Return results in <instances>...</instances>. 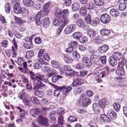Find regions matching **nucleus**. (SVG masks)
<instances>
[{
  "label": "nucleus",
  "instance_id": "obj_1",
  "mask_svg": "<svg viewBox=\"0 0 127 127\" xmlns=\"http://www.w3.org/2000/svg\"><path fill=\"white\" fill-rule=\"evenodd\" d=\"M55 15L56 17L53 19V23L54 26H58L62 22V19L61 18L64 19V10L61 12L60 9H57L55 12Z\"/></svg>",
  "mask_w": 127,
  "mask_h": 127
},
{
  "label": "nucleus",
  "instance_id": "obj_2",
  "mask_svg": "<svg viewBox=\"0 0 127 127\" xmlns=\"http://www.w3.org/2000/svg\"><path fill=\"white\" fill-rule=\"evenodd\" d=\"M64 108H60L58 109L57 113L58 115H60L58 117V122L60 124L63 126V117Z\"/></svg>",
  "mask_w": 127,
  "mask_h": 127
},
{
  "label": "nucleus",
  "instance_id": "obj_3",
  "mask_svg": "<svg viewBox=\"0 0 127 127\" xmlns=\"http://www.w3.org/2000/svg\"><path fill=\"white\" fill-rule=\"evenodd\" d=\"M111 19L110 16L107 13H105L103 14L101 16L100 20L103 24H108L110 22Z\"/></svg>",
  "mask_w": 127,
  "mask_h": 127
},
{
  "label": "nucleus",
  "instance_id": "obj_4",
  "mask_svg": "<svg viewBox=\"0 0 127 127\" xmlns=\"http://www.w3.org/2000/svg\"><path fill=\"white\" fill-rule=\"evenodd\" d=\"M24 8L22 7L20 4L19 3H16L14 5V11L15 14H19L21 13Z\"/></svg>",
  "mask_w": 127,
  "mask_h": 127
},
{
  "label": "nucleus",
  "instance_id": "obj_5",
  "mask_svg": "<svg viewBox=\"0 0 127 127\" xmlns=\"http://www.w3.org/2000/svg\"><path fill=\"white\" fill-rule=\"evenodd\" d=\"M38 121L40 124H42L45 126H47L49 125L48 120L45 117L39 116L38 119Z\"/></svg>",
  "mask_w": 127,
  "mask_h": 127
},
{
  "label": "nucleus",
  "instance_id": "obj_6",
  "mask_svg": "<svg viewBox=\"0 0 127 127\" xmlns=\"http://www.w3.org/2000/svg\"><path fill=\"white\" fill-rule=\"evenodd\" d=\"M76 28V26L74 24L68 26L65 29L64 32L66 34H69L73 32Z\"/></svg>",
  "mask_w": 127,
  "mask_h": 127
},
{
  "label": "nucleus",
  "instance_id": "obj_7",
  "mask_svg": "<svg viewBox=\"0 0 127 127\" xmlns=\"http://www.w3.org/2000/svg\"><path fill=\"white\" fill-rule=\"evenodd\" d=\"M82 62L84 65L87 67H90L92 65V63L90 59L86 57L83 58Z\"/></svg>",
  "mask_w": 127,
  "mask_h": 127
},
{
  "label": "nucleus",
  "instance_id": "obj_8",
  "mask_svg": "<svg viewBox=\"0 0 127 127\" xmlns=\"http://www.w3.org/2000/svg\"><path fill=\"white\" fill-rule=\"evenodd\" d=\"M109 67H105L103 70L100 73H98V74L97 75L100 78L103 77L109 74Z\"/></svg>",
  "mask_w": 127,
  "mask_h": 127
},
{
  "label": "nucleus",
  "instance_id": "obj_9",
  "mask_svg": "<svg viewBox=\"0 0 127 127\" xmlns=\"http://www.w3.org/2000/svg\"><path fill=\"white\" fill-rule=\"evenodd\" d=\"M107 114V115L112 120H115L117 117L116 113L111 108H109L108 109Z\"/></svg>",
  "mask_w": 127,
  "mask_h": 127
},
{
  "label": "nucleus",
  "instance_id": "obj_10",
  "mask_svg": "<svg viewBox=\"0 0 127 127\" xmlns=\"http://www.w3.org/2000/svg\"><path fill=\"white\" fill-rule=\"evenodd\" d=\"M83 82V81L81 78L75 79L73 81L72 85L73 87H75L77 86L82 84Z\"/></svg>",
  "mask_w": 127,
  "mask_h": 127
},
{
  "label": "nucleus",
  "instance_id": "obj_11",
  "mask_svg": "<svg viewBox=\"0 0 127 127\" xmlns=\"http://www.w3.org/2000/svg\"><path fill=\"white\" fill-rule=\"evenodd\" d=\"M55 88L57 89L55 90L54 93V95L55 96H57L61 93H63V91L61 92L62 90L64 88V86L58 87L57 85L55 86Z\"/></svg>",
  "mask_w": 127,
  "mask_h": 127
},
{
  "label": "nucleus",
  "instance_id": "obj_12",
  "mask_svg": "<svg viewBox=\"0 0 127 127\" xmlns=\"http://www.w3.org/2000/svg\"><path fill=\"white\" fill-rule=\"evenodd\" d=\"M71 70L70 67L69 65L64 66V73H65L66 76H71L72 74L70 73L69 71Z\"/></svg>",
  "mask_w": 127,
  "mask_h": 127
},
{
  "label": "nucleus",
  "instance_id": "obj_13",
  "mask_svg": "<svg viewBox=\"0 0 127 127\" xmlns=\"http://www.w3.org/2000/svg\"><path fill=\"white\" fill-rule=\"evenodd\" d=\"M101 107L99 104L94 103L93 104V110L96 113L98 114L100 111Z\"/></svg>",
  "mask_w": 127,
  "mask_h": 127
},
{
  "label": "nucleus",
  "instance_id": "obj_14",
  "mask_svg": "<svg viewBox=\"0 0 127 127\" xmlns=\"http://www.w3.org/2000/svg\"><path fill=\"white\" fill-rule=\"evenodd\" d=\"M108 46L104 45L99 47L98 50L99 53L102 54L106 52L108 50Z\"/></svg>",
  "mask_w": 127,
  "mask_h": 127
},
{
  "label": "nucleus",
  "instance_id": "obj_15",
  "mask_svg": "<svg viewBox=\"0 0 127 127\" xmlns=\"http://www.w3.org/2000/svg\"><path fill=\"white\" fill-rule=\"evenodd\" d=\"M76 23L79 27L82 28H85V24L83 20L79 19L77 20Z\"/></svg>",
  "mask_w": 127,
  "mask_h": 127
},
{
  "label": "nucleus",
  "instance_id": "obj_16",
  "mask_svg": "<svg viewBox=\"0 0 127 127\" xmlns=\"http://www.w3.org/2000/svg\"><path fill=\"white\" fill-rule=\"evenodd\" d=\"M17 108L19 110V112L21 113L20 115L18 116V117H22V118H24L25 117L26 115L27 114V112L25 110L22 109L20 107H17Z\"/></svg>",
  "mask_w": 127,
  "mask_h": 127
},
{
  "label": "nucleus",
  "instance_id": "obj_17",
  "mask_svg": "<svg viewBox=\"0 0 127 127\" xmlns=\"http://www.w3.org/2000/svg\"><path fill=\"white\" fill-rule=\"evenodd\" d=\"M88 36L91 38L95 37L96 35V32L92 29H89L87 32Z\"/></svg>",
  "mask_w": 127,
  "mask_h": 127
},
{
  "label": "nucleus",
  "instance_id": "obj_18",
  "mask_svg": "<svg viewBox=\"0 0 127 127\" xmlns=\"http://www.w3.org/2000/svg\"><path fill=\"white\" fill-rule=\"evenodd\" d=\"M113 57L116 60H119L123 58L122 55L120 53L116 52L113 53L112 55Z\"/></svg>",
  "mask_w": 127,
  "mask_h": 127
},
{
  "label": "nucleus",
  "instance_id": "obj_19",
  "mask_svg": "<svg viewBox=\"0 0 127 127\" xmlns=\"http://www.w3.org/2000/svg\"><path fill=\"white\" fill-rule=\"evenodd\" d=\"M99 58V57L98 55L92 54L91 55L90 59L91 61L95 63L98 62Z\"/></svg>",
  "mask_w": 127,
  "mask_h": 127
},
{
  "label": "nucleus",
  "instance_id": "obj_20",
  "mask_svg": "<svg viewBox=\"0 0 127 127\" xmlns=\"http://www.w3.org/2000/svg\"><path fill=\"white\" fill-rule=\"evenodd\" d=\"M110 33V31L109 30L106 29H103L100 31L101 34L103 36L109 35Z\"/></svg>",
  "mask_w": 127,
  "mask_h": 127
},
{
  "label": "nucleus",
  "instance_id": "obj_21",
  "mask_svg": "<svg viewBox=\"0 0 127 127\" xmlns=\"http://www.w3.org/2000/svg\"><path fill=\"white\" fill-rule=\"evenodd\" d=\"M43 22V26L45 28H47L49 24L50 21L49 18L48 17L44 18L42 20Z\"/></svg>",
  "mask_w": 127,
  "mask_h": 127
},
{
  "label": "nucleus",
  "instance_id": "obj_22",
  "mask_svg": "<svg viewBox=\"0 0 127 127\" xmlns=\"http://www.w3.org/2000/svg\"><path fill=\"white\" fill-rule=\"evenodd\" d=\"M110 13L112 16L116 17L118 16L119 13L118 11L115 9H112L110 11Z\"/></svg>",
  "mask_w": 127,
  "mask_h": 127
},
{
  "label": "nucleus",
  "instance_id": "obj_23",
  "mask_svg": "<svg viewBox=\"0 0 127 127\" xmlns=\"http://www.w3.org/2000/svg\"><path fill=\"white\" fill-rule=\"evenodd\" d=\"M116 59L113 57H110L108 59V62L110 65L112 66H114L117 64V62Z\"/></svg>",
  "mask_w": 127,
  "mask_h": 127
},
{
  "label": "nucleus",
  "instance_id": "obj_24",
  "mask_svg": "<svg viewBox=\"0 0 127 127\" xmlns=\"http://www.w3.org/2000/svg\"><path fill=\"white\" fill-rule=\"evenodd\" d=\"M24 4L27 6L31 7L34 4V2L32 0H23Z\"/></svg>",
  "mask_w": 127,
  "mask_h": 127
},
{
  "label": "nucleus",
  "instance_id": "obj_25",
  "mask_svg": "<svg viewBox=\"0 0 127 127\" xmlns=\"http://www.w3.org/2000/svg\"><path fill=\"white\" fill-rule=\"evenodd\" d=\"M91 102L90 99L88 97L85 98V99H83L82 101V104L84 106H86L90 104Z\"/></svg>",
  "mask_w": 127,
  "mask_h": 127
},
{
  "label": "nucleus",
  "instance_id": "obj_26",
  "mask_svg": "<svg viewBox=\"0 0 127 127\" xmlns=\"http://www.w3.org/2000/svg\"><path fill=\"white\" fill-rule=\"evenodd\" d=\"M80 8L79 4L77 2L73 3L72 5V10L74 11H77Z\"/></svg>",
  "mask_w": 127,
  "mask_h": 127
},
{
  "label": "nucleus",
  "instance_id": "obj_27",
  "mask_svg": "<svg viewBox=\"0 0 127 127\" xmlns=\"http://www.w3.org/2000/svg\"><path fill=\"white\" fill-rule=\"evenodd\" d=\"M35 94L39 98L43 97L44 95V93L41 91L37 90L35 91Z\"/></svg>",
  "mask_w": 127,
  "mask_h": 127
},
{
  "label": "nucleus",
  "instance_id": "obj_28",
  "mask_svg": "<svg viewBox=\"0 0 127 127\" xmlns=\"http://www.w3.org/2000/svg\"><path fill=\"white\" fill-rule=\"evenodd\" d=\"M34 52L33 50L28 51L26 53L25 58L27 59H30L32 58L34 55Z\"/></svg>",
  "mask_w": 127,
  "mask_h": 127
},
{
  "label": "nucleus",
  "instance_id": "obj_29",
  "mask_svg": "<svg viewBox=\"0 0 127 127\" xmlns=\"http://www.w3.org/2000/svg\"><path fill=\"white\" fill-rule=\"evenodd\" d=\"M88 40V38L86 36L81 35L78 39L79 41L81 43H85Z\"/></svg>",
  "mask_w": 127,
  "mask_h": 127
},
{
  "label": "nucleus",
  "instance_id": "obj_30",
  "mask_svg": "<svg viewBox=\"0 0 127 127\" xmlns=\"http://www.w3.org/2000/svg\"><path fill=\"white\" fill-rule=\"evenodd\" d=\"M22 65L24 69V73H29V69L28 68L29 65L27 64L26 62H24L23 64Z\"/></svg>",
  "mask_w": 127,
  "mask_h": 127
},
{
  "label": "nucleus",
  "instance_id": "obj_31",
  "mask_svg": "<svg viewBox=\"0 0 127 127\" xmlns=\"http://www.w3.org/2000/svg\"><path fill=\"white\" fill-rule=\"evenodd\" d=\"M85 21L87 23L90 24L92 20L90 15L89 14H86L85 17Z\"/></svg>",
  "mask_w": 127,
  "mask_h": 127
},
{
  "label": "nucleus",
  "instance_id": "obj_32",
  "mask_svg": "<svg viewBox=\"0 0 127 127\" xmlns=\"http://www.w3.org/2000/svg\"><path fill=\"white\" fill-rule=\"evenodd\" d=\"M35 77L37 79L39 80L43 81L44 79V76L39 73H37L36 74Z\"/></svg>",
  "mask_w": 127,
  "mask_h": 127
},
{
  "label": "nucleus",
  "instance_id": "obj_33",
  "mask_svg": "<svg viewBox=\"0 0 127 127\" xmlns=\"http://www.w3.org/2000/svg\"><path fill=\"white\" fill-rule=\"evenodd\" d=\"M100 117L101 119L106 122H109L110 121V119L105 114H102L101 115Z\"/></svg>",
  "mask_w": 127,
  "mask_h": 127
},
{
  "label": "nucleus",
  "instance_id": "obj_34",
  "mask_svg": "<svg viewBox=\"0 0 127 127\" xmlns=\"http://www.w3.org/2000/svg\"><path fill=\"white\" fill-rule=\"evenodd\" d=\"M80 14L82 16L85 15L87 13V10L85 7H81L79 10Z\"/></svg>",
  "mask_w": 127,
  "mask_h": 127
},
{
  "label": "nucleus",
  "instance_id": "obj_35",
  "mask_svg": "<svg viewBox=\"0 0 127 127\" xmlns=\"http://www.w3.org/2000/svg\"><path fill=\"white\" fill-rule=\"evenodd\" d=\"M63 77L60 75H55L53 76L52 77V81L54 83H55L59 79H61Z\"/></svg>",
  "mask_w": 127,
  "mask_h": 127
},
{
  "label": "nucleus",
  "instance_id": "obj_36",
  "mask_svg": "<svg viewBox=\"0 0 127 127\" xmlns=\"http://www.w3.org/2000/svg\"><path fill=\"white\" fill-rule=\"evenodd\" d=\"M41 81L39 80H35L34 81V84H33L35 86L34 87V89L36 88L37 89H39V87L40 85V82H41Z\"/></svg>",
  "mask_w": 127,
  "mask_h": 127
},
{
  "label": "nucleus",
  "instance_id": "obj_37",
  "mask_svg": "<svg viewBox=\"0 0 127 127\" xmlns=\"http://www.w3.org/2000/svg\"><path fill=\"white\" fill-rule=\"evenodd\" d=\"M73 68L78 69H83L84 67L83 65L81 63H78L76 64H74L73 65Z\"/></svg>",
  "mask_w": 127,
  "mask_h": 127
},
{
  "label": "nucleus",
  "instance_id": "obj_38",
  "mask_svg": "<svg viewBox=\"0 0 127 127\" xmlns=\"http://www.w3.org/2000/svg\"><path fill=\"white\" fill-rule=\"evenodd\" d=\"M107 101L106 99H103L99 102V104L102 107H103L105 105L107 104Z\"/></svg>",
  "mask_w": 127,
  "mask_h": 127
},
{
  "label": "nucleus",
  "instance_id": "obj_39",
  "mask_svg": "<svg viewBox=\"0 0 127 127\" xmlns=\"http://www.w3.org/2000/svg\"><path fill=\"white\" fill-rule=\"evenodd\" d=\"M113 105L115 110L117 112L119 111L120 109V106L119 104L118 103L115 102L113 103Z\"/></svg>",
  "mask_w": 127,
  "mask_h": 127
},
{
  "label": "nucleus",
  "instance_id": "obj_40",
  "mask_svg": "<svg viewBox=\"0 0 127 127\" xmlns=\"http://www.w3.org/2000/svg\"><path fill=\"white\" fill-rule=\"evenodd\" d=\"M64 60L67 63H70L73 61V59L69 56H66L64 57Z\"/></svg>",
  "mask_w": 127,
  "mask_h": 127
},
{
  "label": "nucleus",
  "instance_id": "obj_41",
  "mask_svg": "<svg viewBox=\"0 0 127 127\" xmlns=\"http://www.w3.org/2000/svg\"><path fill=\"white\" fill-rule=\"evenodd\" d=\"M72 88L70 86H64V95L67 94L72 89Z\"/></svg>",
  "mask_w": 127,
  "mask_h": 127
},
{
  "label": "nucleus",
  "instance_id": "obj_42",
  "mask_svg": "<svg viewBox=\"0 0 127 127\" xmlns=\"http://www.w3.org/2000/svg\"><path fill=\"white\" fill-rule=\"evenodd\" d=\"M95 4L98 6H102L103 5V0H94Z\"/></svg>",
  "mask_w": 127,
  "mask_h": 127
},
{
  "label": "nucleus",
  "instance_id": "obj_43",
  "mask_svg": "<svg viewBox=\"0 0 127 127\" xmlns=\"http://www.w3.org/2000/svg\"><path fill=\"white\" fill-rule=\"evenodd\" d=\"M33 66L34 68L39 69L42 66V64L40 63V62L39 61V59L38 61L35 63L34 64Z\"/></svg>",
  "mask_w": 127,
  "mask_h": 127
},
{
  "label": "nucleus",
  "instance_id": "obj_44",
  "mask_svg": "<svg viewBox=\"0 0 127 127\" xmlns=\"http://www.w3.org/2000/svg\"><path fill=\"white\" fill-rule=\"evenodd\" d=\"M81 35V33L80 32H76L74 33L73 34L72 36L75 39H79Z\"/></svg>",
  "mask_w": 127,
  "mask_h": 127
},
{
  "label": "nucleus",
  "instance_id": "obj_45",
  "mask_svg": "<svg viewBox=\"0 0 127 127\" xmlns=\"http://www.w3.org/2000/svg\"><path fill=\"white\" fill-rule=\"evenodd\" d=\"M116 73L119 76L124 75H125L124 69H118L116 71Z\"/></svg>",
  "mask_w": 127,
  "mask_h": 127
},
{
  "label": "nucleus",
  "instance_id": "obj_46",
  "mask_svg": "<svg viewBox=\"0 0 127 127\" xmlns=\"http://www.w3.org/2000/svg\"><path fill=\"white\" fill-rule=\"evenodd\" d=\"M119 9L121 11L124 10L126 8V5L123 3H121L119 5Z\"/></svg>",
  "mask_w": 127,
  "mask_h": 127
},
{
  "label": "nucleus",
  "instance_id": "obj_47",
  "mask_svg": "<svg viewBox=\"0 0 127 127\" xmlns=\"http://www.w3.org/2000/svg\"><path fill=\"white\" fill-rule=\"evenodd\" d=\"M4 8L7 14L9 13L11 9L10 6L9 4V3L5 4Z\"/></svg>",
  "mask_w": 127,
  "mask_h": 127
},
{
  "label": "nucleus",
  "instance_id": "obj_48",
  "mask_svg": "<svg viewBox=\"0 0 127 127\" xmlns=\"http://www.w3.org/2000/svg\"><path fill=\"white\" fill-rule=\"evenodd\" d=\"M83 91L81 87L75 88L74 89V93L75 94H77L81 93Z\"/></svg>",
  "mask_w": 127,
  "mask_h": 127
},
{
  "label": "nucleus",
  "instance_id": "obj_49",
  "mask_svg": "<svg viewBox=\"0 0 127 127\" xmlns=\"http://www.w3.org/2000/svg\"><path fill=\"white\" fill-rule=\"evenodd\" d=\"M40 111V110L38 108H35L30 110V113L31 115H32V113L33 112H35L36 115L38 114Z\"/></svg>",
  "mask_w": 127,
  "mask_h": 127
},
{
  "label": "nucleus",
  "instance_id": "obj_50",
  "mask_svg": "<svg viewBox=\"0 0 127 127\" xmlns=\"http://www.w3.org/2000/svg\"><path fill=\"white\" fill-rule=\"evenodd\" d=\"M51 64L52 66L54 67L58 68L59 67V64L58 62L54 61H51Z\"/></svg>",
  "mask_w": 127,
  "mask_h": 127
},
{
  "label": "nucleus",
  "instance_id": "obj_51",
  "mask_svg": "<svg viewBox=\"0 0 127 127\" xmlns=\"http://www.w3.org/2000/svg\"><path fill=\"white\" fill-rule=\"evenodd\" d=\"M72 55L74 58L77 60L80 58V56L76 51H74L72 53Z\"/></svg>",
  "mask_w": 127,
  "mask_h": 127
},
{
  "label": "nucleus",
  "instance_id": "obj_52",
  "mask_svg": "<svg viewBox=\"0 0 127 127\" xmlns=\"http://www.w3.org/2000/svg\"><path fill=\"white\" fill-rule=\"evenodd\" d=\"M30 100L34 104H37L38 103V100L34 96H32L31 97Z\"/></svg>",
  "mask_w": 127,
  "mask_h": 127
},
{
  "label": "nucleus",
  "instance_id": "obj_53",
  "mask_svg": "<svg viewBox=\"0 0 127 127\" xmlns=\"http://www.w3.org/2000/svg\"><path fill=\"white\" fill-rule=\"evenodd\" d=\"M99 22V20L98 19H97L95 20H91L90 24L93 26L95 27L98 24Z\"/></svg>",
  "mask_w": 127,
  "mask_h": 127
},
{
  "label": "nucleus",
  "instance_id": "obj_54",
  "mask_svg": "<svg viewBox=\"0 0 127 127\" xmlns=\"http://www.w3.org/2000/svg\"><path fill=\"white\" fill-rule=\"evenodd\" d=\"M99 59L101 61V62L103 64H106V56H103L99 57Z\"/></svg>",
  "mask_w": 127,
  "mask_h": 127
},
{
  "label": "nucleus",
  "instance_id": "obj_55",
  "mask_svg": "<svg viewBox=\"0 0 127 127\" xmlns=\"http://www.w3.org/2000/svg\"><path fill=\"white\" fill-rule=\"evenodd\" d=\"M21 13L23 16L24 17L27 16L28 14V11L25 8L22 10Z\"/></svg>",
  "mask_w": 127,
  "mask_h": 127
},
{
  "label": "nucleus",
  "instance_id": "obj_56",
  "mask_svg": "<svg viewBox=\"0 0 127 127\" xmlns=\"http://www.w3.org/2000/svg\"><path fill=\"white\" fill-rule=\"evenodd\" d=\"M49 11L48 9L47 10L43 9V11L41 12L42 16H47L49 13Z\"/></svg>",
  "mask_w": 127,
  "mask_h": 127
},
{
  "label": "nucleus",
  "instance_id": "obj_57",
  "mask_svg": "<svg viewBox=\"0 0 127 127\" xmlns=\"http://www.w3.org/2000/svg\"><path fill=\"white\" fill-rule=\"evenodd\" d=\"M25 90H23L20 93L18 97L20 99L22 100L23 99V98L24 97V95L25 94Z\"/></svg>",
  "mask_w": 127,
  "mask_h": 127
},
{
  "label": "nucleus",
  "instance_id": "obj_58",
  "mask_svg": "<svg viewBox=\"0 0 127 127\" xmlns=\"http://www.w3.org/2000/svg\"><path fill=\"white\" fill-rule=\"evenodd\" d=\"M77 120V118L73 116H70L68 119V121L70 122L76 121Z\"/></svg>",
  "mask_w": 127,
  "mask_h": 127
},
{
  "label": "nucleus",
  "instance_id": "obj_59",
  "mask_svg": "<svg viewBox=\"0 0 127 127\" xmlns=\"http://www.w3.org/2000/svg\"><path fill=\"white\" fill-rule=\"evenodd\" d=\"M95 7V5L93 3H91L87 6V8L89 9H92Z\"/></svg>",
  "mask_w": 127,
  "mask_h": 127
},
{
  "label": "nucleus",
  "instance_id": "obj_60",
  "mask_svg": "<svg viewBox=\"0 0 127 127\" xmlns=\"http://www.w3.org/2000/svg\"><path fill=\"white\" fill-rule=\"evenodd\" d=\"M71 3V0H65L64 2V5L67 7L69 6Z\"/></svg>",
  "mask_w": 127,
  "mask_h": 127
},
{
  "label": "nucleus",
  "instance_id": "obj_61",
  "mask_svg": "<svg viewBox=\"0 0 127 127\" xmlns=\"http://www.w3.org/2000/svg\"><path fill=\"white\" fill-rule=\"evenodd\" d=\"M78 45V43L77 41H74L71 42L69 44V46L70 47H72L73 48V47H76L77 45Z\"/></svg>",
  "mask_w": 127,
  "mask_h": 127
},
{
  "label": "nucleus",
  "instance_id": "obj_62",
  "mask_svg": "<svg viewBox=\"0 0 127 127\" xmlns=\"http://www.w3.org/2000/svg\"><path fill=\"white\" fill-rule=\"evenodd\" d=\"M56 114V112L54 111H52L49 113V117L50 118H54Z\"/></svg>",
  "mask_w": 127,
  "mask_h": 127
},
{
  "label": "nucleus",
  "instance_id": "obj_63",
  "mask_svg": "<svg viewBox=\"0 0 127 127\" xmlns=\"http://www.w3.org/2000/svg\"><path fill=\"white\" fill-rule=\"evenodd\" d=\"M50 2L47 3L46 4L44 5L43 6V9L44 10H47L48 9L49 10L50 9Z\"/></svg>",
  "mask_w": 127,
  "mask_h": 127
},
{
  "label": "nucleus",
  "instance_id": "obj_64",
  "mask_svg": "<svg viewBox=\"0 0 127 127\" xmlns=\"http://www.w3.org/2000/svg\"><path fill=\"white\" fill-rule=\"evenodd\" d=\"M32 44L31 43H25L24 44V47L25 48L29 49L31 48Z\"/></svg>",
  "mask_w": 127,
  "mask_h": 127
}]
</instances>
